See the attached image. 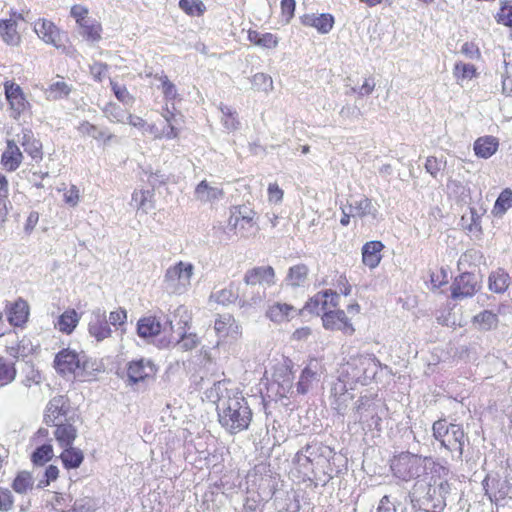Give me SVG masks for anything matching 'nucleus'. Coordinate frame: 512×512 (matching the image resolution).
Wrapping results in <instances>:
<instances>
[{"instance_id":"f257e3e1","label":"nucleus","mask_w":512,"mask_h":512,"mask_svg":"<svg viewBox=\"0 0 512 512\" xmlns=\"http://www.w3.org/2000/svg\"><path fill=\"white\" fill-rule=\"evenodd\" d=\"M228 382L218 381L206 391V396L215 402L220 425L229 433L236 434L248 429L252 411L241 393L227 388Z\"/></svg>"},{"instance_id":"f03ea898","label":"nucleus","mask_w":512,"mask_h":512,"mask_svg":"<svg viewBox=\"0 0 512 512\" xmlns=\"http://www.w3.org/2000/svg\"><path fill=\"white\" fill-rule=\"evenodd\" d=\"M450 492L451 485L447 480H417L409 492V497L415 508L424 512H442Z\"/></svg>"},{"instance_id":"7ed1b4c3","label":"nucleus","mask_w":512,"mask_h":512,"mask_svg":"<svg viewBox=\"0 0 512 512\" xmlns=\"http://www.w3.org/2000/svg\"><path fill=\"white\" fill-rule=\"evenodd\" d=\"M431 458L422 457L410 452H402L391 461V469L395 477L403 480H422L427 474Z\"/></svg>"},{"instance_id":"20e7f679","label":"nucleus","mask_w":512,"mask_h":512,"mask_svg":"<svg viewBox=\"0 0 512 512\" xmlns=\"http://www.w3.org/2000/svg\"><path fill=\"white\" fill-rule=\"evenodd\" d=\"M194 274V265L189 262L179 261L169 267L164 275L165 288L174 294H182L187 291Z\"/></svg>"},{"instance_id":"39448f33","label":"nucleus","mask_w":512,"mask_h":512,"mask_svg":"<svg viewBox=\"0 0 512 512\" xmlns=\"http://www.w3.org/2000/svg\"><path fill=\"white\" fill-rule=\"evenodd\" d=\"M78 419L79 416L71 408L70 400L64 395L53 397L46 406L44 422L47 425L67 420L76 422Z\"/></svg>"},{"instance_id":"423d86ee","label":"nucleus","mask_w":512,"mask_h":512,"mask_svg":"<svg viewBox=\"0 0 512 512\" xmlns=\"http://www.w3.org/2000/svg\"><path fill=\"white\" fill-rule=\"evenodd\" d=\"M4 94L8 102V111L14 119H18L30 110L31 104L18 84L13 81H5Z\"/></svg>"},{"instance_id":"0eeeda50","label":"nucleus","mask_w":512,"mask_h":512,"mask_svg":"<svg viewBox=\"0 0 512 512\" xmlns=\"http://www.w3.org/2000/svg\"><path fill=\"white\" fill-rule=\"evenodd\" d=\"M304 451L310 456L313 463L321 459L328 462L326 474H328L329 478H333L334 474L339 473V470L332 467V464L334 465L338 459L332 447L319 441H312L304 446Z\"/></svg>"},{"instance_id":"6e6552de","label":"nucleus","mask_w":512,"mask_h":512,"mask_svg":"<svg viewBox=\"0 0 512 512\" xmlns=\"http://www.w3.org/2000/svg\"><path fill=\"white\" fill-rule=\"evenodd\" d=\"M480 277L471 272H465L455 278L451 286L453 299H463L473 296L480 289Z\"/></svg>"},{"instance_id":"1a4fd4ad","label":"nucleus","mask_w":512,"mask_h":512,"mask_svg":"<svg viewBox=\"0 0 512 512\" xmlns=\"http://www.w3.org/2000/svg\"><path fill=\"white\" fill-rule=\"evenodd\" d=\"M54 367L60 374H74L79 375L80 370H85V365L81 366L79 355L70 349H62L59 351L54 359Z\"/></svg>"},{"instance_id":"9d476101","label":"nucleus","mask_w":512,"mask_h":512,"mask_svg":"<svg viewBox=\"0 0 512 512\" xmlns=\"http://www.w3.org/2000/svg\"><path fill=\"white\" fill-rule=\"evenodd\" d=\"M167 330L174 331L173 320L169 317H165L164 322L157 316L144 317L137 324V333L141 338L153 337Z\"/></svg>"},{"instance_id":"9b49d317","label":"nucleus","mask_w":512,"mask_h":512,"mask_svg":"<svg viewBox=\"0 0 512 512\" xmlns=\"http://www.w3.org/2000/svg\"><path fill=\"white\" fill-rule=\"evenodd\" d=\"M483 490L488 499L497 503L507 497L510 485L507 480L501 479L498 473H489L482 481Z\"/></svg>"},{"instance_id":"f8f14e48","label":"nucleus","mask_w":512,"mask_h":512,"mask_svg":"<svg viewBox=\"0 0 512 512\" xmlns=\"http://www.w3.org/2000/svg\"><path fill=\"white\" fill-rule=\"evenodd\" d=\"M157 372L155 364L145 358L133 360L128 363L127 376L132 384L145 381L148 378L154 377Z\"/></svg>"},{"instance_id":"ddd939ff","label":"nucleus","mask_w":512,"mask_h":512,"mask_svg":"<svg viewBox=\"0 0 512 512\" xmlns=\"http://www.w3.org/2000/svg\"><path fill=\"white\" fill-rule=\"evenodd\" d=\"M19 21H25L22 13L12 10L9 19H2V41L11 47H18L22 37L18 31Z\"/></svg>"},{"instance_id":"4468645a","label":"nucleus","mask_w":512,"mask_h":512,"mask_svg":"<svg viewBox=\"0 0 512 512\" xmlns=\"http://www.w3.org/2000/svg\"><path fill=\"white\" fill-rule=\"evenodd\" d=\"M374 366L373 360L367 356L351 358L344 366V372L354 382H364L369 376L367 372Z\"/></svg>"},{"instance_id":"2eb2a0df","label":"nucleus","mask_w":512,"mask_h":512,"mask_svg":"<svg viewBox=\"0 0 512 512\" xmlns=\"http://www.w3.org/2000/svg\"><path fill=\"white\" fill-rule=\"evenodd\" d=\"M88 330L97 341H102L111 335V329L106 317V311L96 308L92 311L88 323Z\"/></svg>"},{"instance_id":"dca6fc26","label":"nucleus","mask_w":512,"mask_h":512,"mask_svg":"<svg viewBox=\"0 0 512 512\" xmlns=\"http://www.w3.org/2000/svg\"><path fill=\"white\" fill-rule=\"evenodd\" d=\"M5 310L11 326L22 327L28 321L30 307L28 302L21 297L13 303L7 302Z\"/></svg>"},{"instance_id":"f3484780","label":"nucleus","mask_w":512,"mask_h":512,"mask_svg":"<svg viewBox=\"0 0 512 512\" xmlns=\"http://www.w3.org/2000/svg\"><path fill=\"white\" fill-rule=\"evenodd\" d=\"M323 326L329 330H340L347 335L354 333V328L343 310L324 312Z\"/></svg>"},{"instance_id":"a211bd4d","label":"nucleus","mask_w":512,"mask_h":512,"mask_svg":"<svg viewBox=\"0 0 512 512\" xmlns=\"http://www.w3.org/2000/svg\"><path fill=\"white\" fill-rule=\"evenodd\" d=\"M468 441V437L466 436L462 426L451 423V428L447 438L443 440V447L450 452H456L458 454V459L461 460L464 453V445Z\"/></svg>"},{"instance_id":"6ab92c4d","label":"nucleus","mask_w":512,"mask_h":512,"mask_svg":"<svg viewBox=\"0 0 512 512\" xmlns=\"http://www.w3.org/2000/svg\"><path fill=\"white\" fill-rule=\"evenodd\" d=\"M34 31L45 43L60 47V32L53 22L39 19L34 24Z\"/></svg>"},{"instance_id":"aec40b11","label":"nucleus","mask_w":512,"mask_h":512,"mask_svg":"<svg viewBox=\"0 0 512 512\" xmlns=\"http://www.w3.org/2000/svg\"><path fill=\"white\" fill-rule=\"evenodd\" d=\"M56 427L54 436L56 441L61 447L73 445L78 435V430L75 426V422L70 420L60 421L56 424H51Z\"/></svg>"},{"instance_id":"412c9836","label":"nucleus","mask_w":512,"mask_h":512,"mask_svg":"<svg viewBox=\"0 0 512 512\" xmlns=\"http://www.w3.org/2000/svg\"><path fill=\"white\" fill-rule=\"evenodd\" d=\"M274 278H275V272H274L273 267H271V266L254 267L252 269H249L245 273L244 282L247 285H251V286L265 282L266 284L271 286L275 283Z\"/></svg>"},{"instance_id":"4be33fe9","label":"nucleus","mask_w":512,"mask_h":512,"mask_svg":"<svg viewBox=\"0 0 512 512\" xmlns=\"http://www.w3.org/2000/svg\"><path fill=\"white\" fill-rule=\"evenodd\" d=\"M301 21L303 25L314 27L322 34L328 33L334 25V17L328 13L320 15L306 14L301 17Z\"/></svg>"},{"instance_id":"5701e85b","label":"nucleus","mask_w":512,"mask_h":512,"mask_svg":"<svg viewBox=\"0 0 512 512\" xmlns=\"http://www.w3.org/2000/svg\"><path fill=\"white\" fill-rule=\"evenodd\" d=\"M23 159L22 152L13 140H7L6 150L2 153V168L7 171L16 170Z\"/></svg>"},{"instance_id":"b1692460","label":"nucleus","mask_w":512,"mask_h":512,"mask_svg":"<svg viewBox=\"0 0 512 512\" xmlns=\"http://www.w3.org/2000/svg\"><path fill=\"white\" fill-rule=\"evenodd\" d=\"M348 205L350 212H353V217L364 218L366 216H372V218H376L378 213L372 200L366 196H362L359 200L351 199Z\"/></svg>"},{"instance_id":"393cba45","label":"nucleus","mask_w":512,"mask_h":512,"mask_svg":"<svg viewBox=\"0 0 512 512\" xmlns=\"http://www.w3.org/2000/svg\"><path fill=\"white\" fill-rule=\"evenodd\" d=\"M384 245L381 241H370L367 242L362 248V261L369 268H375L378 266L381 260V250Z\"/></svg>"},{"instance_id":"a878e982","label":"nucleus","mask_w":512,"mask_h":512,"mask_svg":"<svg viewBox=\"0 0 512 512\" xmlns=\"http://www.w3.org/2000/svg\"><path fill=\"white\" fill-rule=\"evenodd\" d=\"M328 296H332L333 298H339L337 292L332 290H325L317 293L314 297H312L303 307L304 311H307L311 314L319 315L321 311H324L326 305L328 303Z\"/></svg>"},{"instance_id":"bb28decb","label":"nucleus","mask_w":512,"mask_h":512,"mask_svg":"<svg viewBox=\"0 0 512 512\" xmlns=\"http://www.w3.org/2000/svg\"><path fill=\"white\" fill-rule=\"evenodd\" d=\"M499 146L498 139L494 136H484L474 142V152L478 157L487 159L496 153Z\"/></svg>"},{"instance_id":"cd10ccee","label":"nucleus","mask_w":512,"mask_h":512,"mask_svg":"<svg viewBox=\"0 0 512 512\" xmlns=\"http://www.w3.org/2000/svg\"><path fill=\"white\" fill-rule=\"evenodd\" d=\"M294 312L295 308L292 305L277 302L269 307L266 315L271 321L282 323L290 320V318L293 317L292 313Z\"/></svg>"},{"instance_id":"c85d7f7f","label":"nucleus","mask_w":512,"mask_h":512,"mask_svg":"<svg viewBox=\"0 0 512 512\" xmlns=\"http://www.w3.org/2000/svg\"><path fill=\"white\" fill-rule=\"evenodd\" d=\"M223 190L218 187L210 186L207 181H201L195 188V197L202 202H210L223 197Z\"/></svg>"},{"instance_id":"c756f323","label":"nucleus","mask_w":512,"mask_h":512,"mask_svg":"<svg viewBox=\"0 0 512 512\" xmlns=\"http://www.w3.org/2000/svg\"><path fill=\"white\" fill-rule=\"evenodd\" d=\"M64 450L60 455L62 463L66 469L78 468L83 460L84 454L79 448L73 447V445L63 447Z\"/></svg>"},{"instance_id":"7c9ffc66","label":"nucleus","mask_w":512,"mask_h":512,"mask_svg":"<svg viewBox=\"0 0 512 512\" xmlns=\"http://www.w3.org/2000/svg\"><path fill=\"white\" fill-rule=\"evenodd\" d=\"M179 345L181 349L189 351L197 347L199 344V338L195 333H187L186 331H180L176 336L171 335V338L167 342L169 344Z\"/></svg>"},{"instance_id":"2f4dec72","label":"nucleus","mask_w":512,"mask_h":512,"mask_svg":"<svg viewBox=\"0 0 512 512\" xmlns=\"http://www.w3.org/2000/svg\"><path fill=\"white\" fill-rule=\"evenodd\" d=\"M79 34L90 42H97L101 39V25L94 19L84 21L79 25Z\"/></svg>"},{"instance_id":"473e14b6","label":"nucleus","mask_w":512,"mask_h":512,"mask_svg":"<svg viewBox=\"0 0 512 512\" xmlns=\"http://www.w3.org/2000/svg\"><path fill=\"white\" fill-rule=\"evenodd\" d=\"M173 320L174 331H170L171 335L186 331L188 324L191 321V316L185 306H179L175 309L173 316L169 317Z\"/></svg>"},{"instance_id":"72a5a7b5","label":"nucleus","mask_w":512,"mask_h":512,"mask_svg":"<svg viewBox=\"0 0 512 512\" xmlns=\"http://www.w3.org/2000/svg\"><path fill=\"white\" fill-rule=\"evenodd\" d=\"M20 141L25 152L33 159H42V144L32 137L31 131L24 132Z\"/></svg>"},{"instance_id":"f704fd0d","label":"nucleus","mask_w":512,"mask_h":512,"mask_svg":"<svg viewBox=\"0 0 512 512\" xmlns=\"http://www.w3.org/2000/svg\"><path fill=\"white\" fill-rule=\"evenodd\" d=\"M509 285V275L502 269H498L489 276V289L495 293H503Z\"/></svg>"},{"instance_id":"c9c22d12","label":"nucleus","mask_w":512,"mask_h":512,"mask_svg":"<svg viewBox=\"0 0 512 512\" xmlns=\"http://www.w3.org/2000/svg\"><path fill=\"white\" fill-rule=\"evenodd\" d=\"M53 446L45 443L38 446L31 454V461L36 466H43L53 458Z\"/></svg>"},{"instance_id":"e433bc0d","label":"nucleus","mask_w":512,"mask_h":512,"mask_svg":"<svg viewBox=\"0 0 512 512\" xmlns=\"http://www.w3.org/2000/svg\"><path fill=\"white\" fill-rule=\"evenodd\" d=\"M308 271V267L304 264H298L291 267L287 275L288 284L293 287L303 285L307 279Z\"/></svg>"},{"instance_id":"4c0bfd02","label":"nucleus","mask_w":512,"mask_h":512,"mask_svg":"<svg viewBox=\"0 0 512 512\" xmlns=\"http://www.w3.org/2000/svg\"><path fill=\"white\" fill-rule=\"evenodd\" d=\"M78 321L79 319L76 311L67 310L59 317L57 327L61 332L69 334L75 329Z\"/></svg>"},{"instance_id":"58836bf2","label":"nucleus","mask_w":512,"mask_h":512,"mask_svg":"<svg viewBox=\"0 0 512 512\" xmlns=\"http://www.w3.org/2000/svg\"><path fill=\"white\" fill-rule=\"evenodd\" d=\"M33 477L32 474L28 471H21L15 477L12 487L15 492L19 494L26 493L29 489L33 488Z\"/></svg>"},{"instance_id":"ea45409f","label":"nucleus","mask_w":512,"mask_h":512,"mask_svg":"<svg viewBox=\"0 0 512 512\" xmlns=\"http://www.w3.org/2000/svg\"><path fill=\"white\" fill-rule=\"evenodd\" d=\"M512 206V190L509 188L504 189L498 196L492 213L495 216L503 215Z\"/></svg>"},{"instance_id":"a19ab883","label":"nucleus","mask_w":512,"mask_h":512,"mask_svg":"<svg viewBox=\"0 0 512 512\" xmlns=\"http://www.w3.org/2000/svg\"><path fill=\"white\" fill-rule=\"evenodd\" d=\"M78 130L80 133L88 135L96 140L103 139L104 141H108L113 137V135L107 133L106 130L100 129L87 121L81 123Z\"/></svg>"},{"instance_id":"79ce46f5","label":"nucleus","mask_w":512,"mask_h":512,"mask_svg":"<svg viewBox=\"0 0 512 512\" xmlns=\"http://www.w3.org/2000/svg\"><path fill=\"white\" fill-rule=\"evenodd\" d=\"M248 39L255 45L274 48L277 46V38L271 33L260 34L257 31H249Z\"/></svg>"},{"instance_id":"37998d69","label":"nucleus","mask_w":512,"mask_h":512,"mask_svg":"<svg viewBox=\"0 0 512 512\" xmlns=\"http://www.w3.org/2000/svg\"><path fill=\"white\" fill-rule=\"evenodd\" d=\"M474 322L479 325L480 329L488 331L497 326L498 317L495 313L485 310L474 316Z\"/></svg>"},{"instance_id":"c03bdc74","label":"nucleus","mask_w":512,"mask_h":512,"mask_svg":"<svg viewBox=\"0 0 512 512\" xmlns=\"http://www.w3.org/2000/svg\"><path fill=\"white\" fill-rule=\"evenodd\" d=\"M220 111L222 113L223 125L227 130L232 131L239 128L240 123L237 119V112L235 110L222 104L220 106Z\"/></svg>"},{"instance_id":"a18cd8bd","label":"nucleus","mask_w":512,"mask_h":512,"mask_svg":"<svg viewBox=\"0 0 512 512\" xmlns=\"http://www.w3.org/2000/svg\"><path fill=\"white\" fill-rule=\"evenodd\" d=\"M255 212H253L248 207H236L235 212L232 213L229 219V225L236 227L239 220L246 222L247 224H252Z\"/></svg>"},{"instance_id":"49530a36","label":"nucleus","mask_w":512,"mask_h":512,"mask_svg":"<svg viewBox=\"0 0 512 512\" xmlns=\"http://www.w3.org/2000/svg\"><path fill=\"white\" fill-rule=\"evenodd\" d=\"M179 7L190 16H200L206 10V7L201 0H180Z\"/></svg>"},{"instance_id":"de8ad7c7","label":"nucleus","mask_w":512,"mask_h":512,"mask_svg":"<svg viewBox=\"0 0 512 512\" xmlns=\"http://www.w3.org/2000/svg\"><path fill=\"white\" fill-rule=\"evenodd\" d=\"M70 91L69 86L65 82L58 81L49 86L46 90V94L48 99L56 100L67 96Z\"/></svg>"},{"instance_id":"09e8293b","label":"nucleus","mask_w":512,"mask_h":512,"mask_svg":"<svg viewBox=\"0 0 512 512\" xmlns=\"http://www.w3.org/2000/svg\"><path fill=\"white\" fill-rule=\"evenodd\" d=\"M451 423H448L446 419H439L433 423L432 431L434 438L440 442L443 447V440L447 438L450 431Z\"/></svg>"},{"instance_id":"8fccbe9b","label":"nucleus","mask_w":512,"mask_h":512,"mask_svg":"<svg viewBox=\"0 0 512 512\" xmlns=\"http://www.w3.org/2000/svg\"><path fill=\"white\" fill-rule=\"evenodd\" d=\"M251 83L254 89L258 91H271L273 89V81L272 78L264 73H257L255 74L252 79Z\"/></svg>"},{"instance_id":"3c124183","label":"nucleus","mask_w":512,"mask_h":512,"mask_svg":"<svg viewBox=\"0 0 512 512\" xmlns=\"http://www.w3.org/2000/svg\"><path fill=\"white\" fill-rule=\"evenodd\" d=\"M315 376L316 373L310 367L304 368L297 383V391L301 394H305L309 390Z\"/></svg>"},{"instance_id":"603ef678","label":"nucleus","mask_w":512,"mask_h":512,"mask_svg":"<svg viewBox=\"0 0 512 512\" xmlns=\"http://www.w3.org/2000/svg\"><path fill=\"white\" fill-rule=\"evenodd\" d=\"M234 325V318L227 314L219 316L215 320L214 329L218 335L225 336L229 334V329Z\"/></svg>"},{"instance_id":"864d4df0","label":"nucleus","mask_w":512,"mask_h":512,"mask_svg":"<svg viewBox=\"0 0 512 512\" xmlns=\"http://www.w3.org/2000/svg\"><path fill=\"white\" fill-rule=\"evenodd\" d=\"M475 71L473 64L459 62L455 64L454 75L458 79H471Z\"/></svg>"},{"instance_id":"5fc2aeb1","label":"nucleus","mask_w":512,"mask_h":512,"mask_svg":"<svg viewBox=\"0 0 512 512\" xmlns=\"http://www.w3.org/2000/svg\"><path fill=\"white\" fill-rule=\"evenodd\" d=\"M293 463L300 469H304L305 472L312 471L313 462L310 456L305 453L304 447L300 449L294 456Z\"/></svg>"},{"instance_id":"6e6d98bb","label":"nucleus","mask_w":512,"mask_h":512,"mask_svg":"<svg viewBox=\"0 0 512 512\" xmlns=\"http://www.w3.org/2000/svg\"><path fill=\"white\" fill-rule=\"evenodd\" d=\"M219 304L226 305L237 299V294L231 288H224L212 295Z\"/></svg>"},{"instance_id":"4d7b16f0","label":"nucleus","mask_w":512,"mask_h":512,"mask_svg":"<svg viewBox=\"0 0 512 512\" xmlns=\"http://www.w3.org/2000/svg\"><path fill=\"white\" fill-rule=\"evenodd\" d=\"M162 90L166 99L173 100L177 96V89L175 85L168 79L166 75L161 76Z\"/></svg>"},{"instance_id":"13d9d810","label":"nucleus","mask_w":512,"mask_h":512,"mask_svg":"<svg viewBox=\"0 0 512 512\" xmlns=\"http://www.w3.org/2000/svg\"><path fill=\"white\" fill-rule=\"evenodd\" d=\"M443 167V161L441 159H437L434 156H430L426 159L425 169L431 174L433 177H436L438 172Z\"/></svg>"},{"instance_id":"bf43d9fd","label":"nucleus","mask_w":512,"mask_h":512,"mask_svg":"<svg viewBox=\"0 0 512 512\" xmlns=\"http://www.w3.org/2000/svg\"><path fill=\"white\" fill-rule=\"evenodd\" d=\"M70 14L73 18H75L78 25L91 19L88 17V9L81 5H74L71 8Z\"/></svg>"},{"instance_id":"052dcab7","label":"nucleus","mask_w":512,"mask_h":512,"mask_svg":"<svg viewBox=\"0 0 512 512\" xmlns=\"http://www.w3.org/2000/svg\"><path fill=\"white\" fill-rule=\"evenodd\" d=\"M295 7V0H281V12L286 22H289L293 18Z\"/></svg>"},{"instance_id":"680f3d73","label":"nucleus","mask_w":512,"mask_h":512,"mask_svg":"<svg viewBox=\"0 0 512 512\" xmlns=\"http://www.w3.org/2000/svg\"><path fill=\"white\" fill-rule=\"evenodd\" d=\"M498 22L512 27V6L503 5L498 13Z\"/></svg>"},{"instance_id":"e2e57ef3","label":"nucleus","mask_w":512,"mask_h":512,"mask_svg":"<svg viewBox=\"0 0 512 512\" xmlns=\"http://www.w3.org/2000/svg\"><path fill=\"white\" fill-rule=\"evenodd\" d=\"M127 319L126 310L120 308L116 311H112L109 315V323L113 326H121L125 323Z\"/></svg>"},{"instance_id":"0e129e2a","label":"nucleus","mask_w":512,"mask_h":512,"mask_svg":"<svg viewBox=\"0 0 512 512\" xmlns=\"http://www.w3.org/2000/svg\"><path fill=\"white\" fill-rule=\"evenodd\" d=\"M376 512H396V504L391 500L390 495H384L381 498Z\"/></svg>"},{"instance_id":"69168bd1","label":"nucleus","mask_w":512,"mask_h":512,"mask_svg":"<svg viewBox=\"0 0 512 512\" xmlns=\"http://www.w3.org/2000/svg\"><path fill=\"white\" fill-rule=\"evenodd\" d=\"M16 377L14 365L2 363V386L12 382Z\"/></svg>"},{"instance_id":"338daca9","label":"nucleus","mask_w":512,"mask_h":512,"mask_svg":"<svg viewBox=\"0 0 512 512\" xmlns=\"http://www.w3.org/2000/svg\"><path fill=\"white\" fill-rule=\"evenodd\" d=\"M67 500L71 501L70 497H65L61 493H54L53 500L51 501L52 510L54 511H61L65 510L64 507L67 506Z\"/></svg>"},{"instance_id":"774afa93","label":"nucleus","mask_w":512,"mask_h":512,"mask_svg":"<svg viewBox=\"0 0 512 512\" xmlns=\"http://www.w3.org/2000/svg\"><path fill=\"white\" fill-rule=\"evenodd\" d=\"M65 512H89L90 506L85 499H79L74 502L70 509L64 510Z\"/></svg>"}]
</instances>
